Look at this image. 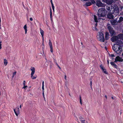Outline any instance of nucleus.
<instances>
[{"instance_id":"473e14b6","label":"nucleus","mask_w":123,"mask_h":123,"mask_svg":"<svg viewBox=\"0 0 123 123\" xmlns=\"http://www.w3.org/2000/svg\"><path fill=\"white\" fill-rule=\"evenodd\" d=\"M50 51L52 52L53 53V47H50Z\"/></svg>"},{"instance_id":"a19ab883","label":"nucleus","mask_w":123,"mask_h":123,"mask_svg":"<svg viewBox=\"0 0 123 123\" xmlns=\"http://www.w3.org/2000/svg\"><path fill=\"white\" fill-rule=\"evenodd\" d=\"M42 92H44V86H42Z\"/></svg>"},{"instance_id":"13d9d810","label":"nucleus","mask_w":123,"mask_h":123,"mask_svg":"<svg viewBox=\"0 0 123 123\" xmlns=\"http://www.w3.org/2000/svg\"><path fill=\"white\" fill-rule=\"evenodd\" d=\"M122 55L123 56V53H122Z\"/></svg>"},{"instance_id":"052dcab7","label":"nucleus","mask_w":123,"mask_h":123,"mask_svg":"<svg viewBox=\"0 0 123 123\" xmlns=\"http://www.w3.org/2000/svg\"><path fill=\"white\" fill-rule=\"evenodd\" d=\"M123 1V0H122Z\"/></svg>"},{"instance_id":"5701e85b","label":"nucleus","mask_w":123,"mask_h":123,"mask_svg":"<svg viewBox=\"0 0 123 123\" xmlns=\"http://www.w3.org/2000/svg\"><path fill=\"white\" fill-rule=\"evenodd\" d=\"M8 62L7 60L6 59H4V63L5 66H6Z\"/></svg>"},{"instance_id":"9b49d317","label":"nucleus","mask_w":123,"mask_h":123,"mask_svg":"<svg viewBox=\"0 0 123 123\" xmlns=\"http://www.w3.org/2000/svg\"><path fill=\"white\" fill-rule=\"evenodd\" d=\"M14 111L17 116L19 114V110L18 107L14 109Z\"/></svg>"},{"instance_id":"a211bd4d","label":"nucleus","mask_w":123,"mask_h":123,"mask_svg":"<svg viewBox=\"0 0 123 123\" xmlns=\"http://www.w3.org/2000/svg\"><path fill=\"white\" fill-rule=\"evenodd\" d=\"M91 5L92 3L89 1L87 2L85 4L87 6H90Z\"/></svg>"},{"instance_id":"0eeeda50","label":"nucleus","mask_w":123,"mask_h":123,"mask_svg":"<svg viewBox=\"0 0 123 123\" xmlns=\"http://www.w3.org/2000/svg\"><path fill=\"white\" fill-rule=\"evenodd\" d=\"M107 18L108 19H113L114 18V15H113L112 12H109L107 14Z\"/></svg>"},{"instance_id":"412c9836","label":"nucleus","mask_w":123,"mask_h":123,"mask_svg":"<svg viewBox=\"0 0 123 123\" xmlns=\"http://www.w3.org/2000/svg\"><path fill=\"white\" fill-rule=\"evenodd\" d=\"M94 20L95 22L96 23L98 22V19L97 16L95 15H94Z\"/></svg>"},{"instance_id":"f257e3e1","label":"nucleus","mask_w":123,"mask_h":123,"mask_svg":"<svg viewBox=\"0 0 123 123\" xmlns=\"http://www.w3.org/2000/svg\"><path fill=\"white\" fill-rule=\"evenodd\" d=\"M123 45L122 41H118L116 43L113 44L112 47L113 50L118 54L120 55L122 52V46Z\"/></svg>"},{"instance_id":"09e8293b","label":"nucleus","mask_w":123,"mask_h":123,"mask_svg":"<svg viewBox=\"0 0 123 123\" xmlns=\"http://www.w3.org/2000/svg\"><path fill=\"white\" fill-rule=\"evenodd\" d=\"M113 25H116L117 24H112Z\"/></svg>"},{"instance_id":"c756f323","label":"nucleus","mask_w":123,"mask_h":123,"mask_svg":"<svg viewBox=\"0 0 123 123\" xmlns=\"http://www.w3.org/2000/svg\"><path fill=\"white\" fill-rule=\"evenodd\" d=\"M109 56L110 57H111V58L114 57L115 56V55L114 54H109Z\"/></svg>"},{"instance_id":"6ab92c4d","label":"nucleus","mask_w":123,"mask_h":123,"mask_svg":"<svg viewBox=\"0 0 123 123\" xmlns=\"http://www.w3.org/2000/svg\"><path fill=\"white\" fill-rule=\"evenodd\" d=\"M118 23H120L123 21V17H120L119 20H118Z\"/></svg>"},{"instance_id":"7ed1b4c3","label":"nucleus","mask_w":123,"mask_h":123,"mask_svg":"<svg viewBox=\"0 0 123 123\" xmlns=\"http://www.w3.org/2000/svg\"><path fill=\"white\" fill-rule=\"evenodd\" d=\"M97 38L99 41L102 42H104L105 39L104 36V34L101 32H99L97 36Z\"/></svg>"},{"instance_id":"37998d69","label":"nucleus","mask_w":123,"mask_h":123,"mask_svg":"<svg viewBox=\"0 0 123 123\" xmlns=\"http://www.w3.org/2000/svg\"><path fill=\"white\" fill-rule=\"evenodd\" d=\"M90 86H91L92 87V81H90Z\"/></svg>"},{"instance_id":"3c124183","label":"nucleus","mask_w":123,"mask_h":123,"mask_svg":"<svg viewBox=\"0 0 123 123\" xmlns=\"http://www.w3.org/2000/svg\"><path fill=\"white\" fill-rule=\"evenodd\" d=\"M66 75H65V79H66Z\"/></svg>"},{"instance_id":"de8ad7c7","label":"nucleus","mask_w":123,"mask_h":123,"mask_svg":"<svg viewBox=\"0 0 123 123\" xmlns=\"http://www.w3.org/2000/svg\"><path fill=\"white\" fill-rule=\"evenodd\" d=\"M107 63H108V65H109V60H107Z\"/></svg>"},{"instance_id":"ea45409f","label":"nucleus","mask_w":123,"mask_h":123,"mask_svg":"<svg viewBox=\"0 0 123 123\" xmlns=\"http://www.w3.org/2000/svg\"><path fill=\"white\" fill-rule=\"evenodd\" d=\"M16 74V72H14L13 74V76L12 77H13Z\"/></svg>"},{"instance_id":"aec40b11","label":"nucleus","mask_w":123,"mask_h":123,"mask_svg":"<svg viewBox=\"0 0 123 123\" xmlns=\"http://www.w3.org/2000/svg\"><path fill=\"white\" fill-rule=\"evenodd\" d=\"M40 33L41 35L42 36L43 39V34H44V31H43L41 28H40Z\"/></svg>"},{"instance_id":"f3484780","label":"nucleus","mask_w":123,"mask_h":123,"mask_svg":"<svg viewBox=\"0 0 123 123\" xmlns=\"http://www.w3.org/2000/svg\"><path fill=\"white\" fill-rule=\"evenodd\" d=\"M34 74H31V77L33 79H35L37 77V76L36 75H35L33 76Z\"/></svg>"},{"instance_id":"7c9ffc66","label":"nucleus","mask_w":123,"mask_h":123,"mask_svg":"<svg viewBox=\"0 0 123 123\" xmlns=\"http://www.w3.org/2000/svg\"><path fill=\"white\" fill-rule=\"evenodd\" d=\"M28 87V86H24L22 87L23 89H24L25 90H26V88Z\"/></svg>"},{"instance_id":"4468645a","label":"nucleus","mask_w":123,"mask_h":123,"mask_svg":"<svg viewBox=\"0 0 123 123\" xmlns=\"http://www.w3.org/2000/svg\"><path fill=\"white\" fill-rule=\"evenodd\" d=\"M30 69L31 71V74H34L35 72V68L34 67H31Z\"/></svg>"},{"instance_id":"f8f14e48","label":"nucleus","mask_w":123,"mask_h":123,"mask_svg":"<svg viewBox=\"0 0 123 123\" xmlns=\"http://www.w3.org/2000/svg\"><path fill=\"white\" fill-rule=\"evenodd\" d=\"M96 5L98 7H101L103 6V4L100 0H97L96 1Z\"/></svg>"},{"instance_id":"e433bc0d","label":"nucleus","mask_w":123,"mask_h":123,"mask_svg":"<svg viewBox=\"0 0 123 123\" xmlns=\"http://www.w3.org/2000/svg\"><path fill=\"white\" fill-rule=\"evenodd\" d=\"M100 67L101 69L102 70H103L104 69V68L103 67L102 65H101L100 66Z\"/></svg>"},{"instance_id":"8fccbe9b","label":"nucleus","mask_w":123,"mask_h":123,"mask_svg":"<svg viewBox=\"0 0 123 123\" xmlns=\"http://www.w3.org/2000/svg\"><path fill=\"white\" fill-rule=\"evenodd\" d=\"M105 98L106 99H107V96H106V95H105Z\"/></svg>"},{"instance_id":"603ef678","label":"nucleus","mask_w":123,"mask_h":123,"mask_svg":"<svg viewBox=\"0 0 123 123\" xmlns=\"http://www.w3.org/2000/svg\"><path fill=\"white\" fill-rule=\"evenodd\" d=\"M83 0L84 1H87L89 0Z\"/></svg>"},{"instance_id":"2f4dec72","label":"nucleus","mask_w":123,"mask_h":123,"mask_svg":"<svg viewBox=\"0 0 123 123\" xmlns=\"http://www.w3.org/2000/svg\"><path fill=\"white\" fill-rule=\"evenodd\" d=\"M105 36H109V33L108 32H105Z\"/></svg>"},{"instance_id":"c9c22d12","label":"nucleus","mask_w":123,"mask_h":123,"mask_svg":"<svg viewBox=\"0 0 123 123\" xmlns=\"http://www.w3.org/2000/svg\"><path fill=\"white\" fill-rule=\"evenodd\" d=\"M80 120L82 123H85V121L84 120H83L82 119H80Z\"/></svg>"},{"instance_id":"9d476101","label":"nucleus","mask_w":123,"mask_h":123,"mask_svg":"<svg viewBox=\"0 0 123 123\" xmlns=\"http://www.w3.org/2000/svg\"><path fill=\"white\" fill-rule=\"evenodd\" d=\"M102 0L103 2L109 5L111 4L113 1V0Z\"/></svg>"},{"instance_id":"a878e982","label":"nucleus","mask_w":123,"mask_h":123,"mask_svg":"<svg viewBox=\"0 0 123 123\" xmlns=\"http://www.w3.org/2000/svg\"><path fill=\"white\" fill-rule=\"evenodd\" d=\"M90 0L91 2L93 4H94L96 3L95 2L94 0Z\"/></svg>"},{"instance_id":"393cba45","label":"nucleus","mask_w":123,"mask_h":123,"mask_svg":"<svg viewBox=\"0 0 123 123\" xmlns=\"http://www.w3.org/2000/svg\"><path fill=\"white\" fill-rule=\"evenodd\" d=\"M50 18L51 19V18H52V10H51V8H50Z\"/></svg>"},{"instance_id":"79ce46f5","label":"nucleus","mask_w":123,"mask_h":123,"mask_svg":"<svg viewBox=\"0 0 123 123\" xmlns=\"http://www.w3.org/2000/svg\"><path fill=\"white\" fill-rule=\"evenodd\" d=\"M43 98H44V99H45V98L44 97V92H43Z\"/></svg>"},{"instance_id":"5fc2aeb1","label":"nucleus","mask_w":123,"mask_h":123,"mask_svg":"<svg viewBox=\"0 0 123 123\" xmlns=\"http://www.w3.org/2000/svg\"><path fill=\"white\" fill-rule=\"evenodd\" d=\"M111 98H112V99H114L113 98V97H111Z\"/></svg>"},{"instance_id":"c03bdc74","label":"nucleus","mask_w":123,"mask_h":123,"mask_svg":"<svg viewBox=\"0 0 123 123\" xmlns=\"http://www.w3.org/2000/svg\"><path fill=\"white\" fill-rule=\"evenodd\" d=\"M33 18H30V20L31 21H32L33 20Z\"/></svg>"},{"instance_id":"20e7f679","label":"nucleus","mask_w":123,"mask_h":123,"mask_svg":"<svg viewBox=\"0 0 123 123\" xmlns=\"http://www.w3.org/2000/svg\"><path fill=\"white\" fill-rule=\"evenodd\" d=\"M107 28L109 30L110 34L111 36L115 35H116V32L115 31L113 30V28L109 25V24L107 25Z\"/></svg>"},{"instance_id":"bf43d9fd","label":"nucleus","mask_w":123,"mask_h":123,"mask_svg":"<svg viewBox=\"0 0 123 123\" xmlns=\"http://www.w3.org/2000/svg\"><path fill=\"white\" fill-rule=\"evenodd\" d=\"M59 67V68H60V67H59V66H58Z\"/></svg>"},{"instance_id":"6e6d98bb","label":"nucleus","mask_w":123,"mask_h":123,"mask_svg":"<svg viewBox=\"0 0 123 123\" xmlns=\"http://www.w3.org/2000/svg\"><path fill=\"white\" fill-rule=\"evenodd\" d=\"M21 105H20L19 106L20 108H21Z\"/></svg>"},{"instance_id":"dca6fc26","label":"nucleus","mask_w":123,"mask_h":123,"mask_svg":"<svg viewBox=\"0 0 123 123\" xmlns=\"http://www.w3.org/2000/svg\"><path fill=\"white\" fill-rule=\"evenodd\" d=\"M111 64L116 68H117V65L114 62H110Z\"/></svg>"},{"instance_id":"4c0bfd02","label":"nucleus","mask_w":123,"mask_h":123,"mask_svg":"<svg viewBox=\"0 0 123 123\" xmlns=\"http://www.w3.org/2000/svg\"><path fill=\"white\" fill-rule=\"evenodd\" d=\"M25 80H24L23 81V85L24 86H25Z\"/></svg>"},{"instance_id":"f704fd0d","label":"nucleus","mask_w":123,"mask_h":123,"mask_svg":"<svg viewBox=\"0 0 123 123\" xmlns=\"http://www.w3.org/2000/svg\"><path fill=\"white\" fill-rule=\"evenodd\" d=\"M109 36H105V39L106 40H108V39H109Z\"/></svg>"},{"instance_id":"49530a36","label":"nucleus","mask_w":123,"mask_h":123,"mask_svg":"<svg viewBox=\"0 0 123 123\" xmlns=\"http://www.w3.org/2000/svg\"><path fill=\"white\" fill-rule=\"evenodd\" d=\"M50 2H51V4H53V2H52V0H50Z\"/></svg>"},{"instance_id":"b1692460","label":"nucleus","mask_w":123,"mask_h":123,"mask_svg":"<svg viewBox=\"0 0 123 123\" xmlns=\"http://www.w3.org/2000/svg\"><path fill=\"white\" fill-rule=\"evenodd\" d=\"M49 44L50 46V48L52 47V43L50 40H49Z\"/></svg>"},{"instance_id":"f03ea898","label":"nucleus","mask_w":123,"mask_h":123,"mask_svg":"<svg viewBox=\"0 0 123 123\" xmlns=\"http://www.w3.org/2000/svg\"><path fill=\"white\" fill-rule=\"evenodd\" d=\"M107 12L105 8H102L99 9L98 11V15L99 17H104L106 15Z\"/></svg>"},{"instance_id":"423d86ee","label":"nucleus","mask_w":123,"mask_h":123,"mask_svg":"<svg viewBox=\"0 0 123 123\" xmlns=\"http://www.w3.org/2000/svg\"><path fill=\"white\" fill-rule=\"evenodd\" d=\"M118 38L117 36H114L112 37L111 39V41L112 42H117H117L118 41H119L118 40Z\"/></svg>"},{"instance_id":"ddd939ff","label":"nucleus","mask_w":123,"mask_h":123,"mask_svg":"<svg viewBox=\"0 0 123 123\" xmlns=\"http://www.w3.org/2000/svg\"><path fill=\"white\" fill-rule=\"evenodd\" d=\"M118 39H120L121 40H123V34H120L117 35Z\"/></svg>"},{"instance_id":"4d7b16f0","label":"nucleus","mask_w":123,"mask_h":123,"mask_svg":"<svg viewBox=\"0 0 123 123\" xmlns=\"http://www.w3.org/2000/svg\"><path fill=\"white\" fill-rule=\"evenodd\" d=\"M113 59H114V58H113V57H112V60H113Z\"/></svg>"},{"instance_id":"72a5a7b5","label":"nucleus","mask_w":123,"mask_h":123,"mask_svg":"<svg viewBox=\"0 0 123 123\" xmlns=\"http://www.w3.org/2000/svg\"><path fill=\"white\" fill-rule=\"evenodd\" d=\"M80 103L82 105V100L81 98V96H80Z\"/></svg>"},{"instance_id":"bb28decb","label":"nucleus","mask_w":123,"mask_h":123,"mask_svg":"<svg viewBox=\"0 0 123 123\" xmlns=\"http://www.w3.org/2000/svg\"><path fill=\"white\" fill-rule=\"evenodd\" d=\"M106 9L110 12H111V10L110 9V7L109 6L107 7H106Z\"/></svg>"},{"instance_id":"864d4df0","label":"nucleus","mask_w":123,"mask_h":123,"mask_svg":"<svg viewBox=\"0 0 123 123\" xmlns=\"http://www.w3.org/2000/svg\"><path fill=\"white\" fill-rule=\"evenodd\" d=\"M1 24H0V29H1Z\"/></svg>"},{"instance_id":"6e6552de","label":"nucleus","mask_w":123,"mask_h":123,"mask_svg":"<svg viewBox=\"0 0 123 123\" xmlns=\"http://www.w3.org/2000/svg\"><path fill=\"white\" fill-rule=\"evenodd\" d=\"M123 61V59H122V58H121L119 56H117L116 57L115 61L114 62H122Z\"/></svg>"},{"instance_id":"c85d7f7f","label":"nucleus","mask_w":123,"mask_h":123,"mask_svg":"<svg viewBox=\"0 0 123 123\" xmlns=\"http://www.w3.org/2000/svg\"><path fill=\"white\" fill-rule=\"evenodd\" d=\"M104 73L106 74H107L108 72L106 71V70L105 69H104L103 70Z\"/></svg>"},{"instance_id":"a18cd8bd","label":"nucleus","mask_w":123,"mask_h":123,"mask_svg":"<svg viewBox=\"0 0 123 123\" xmlns=\"http://www.w3.org/2000/svg\"><path fill=\"white\" fill-rule=\"evenodd\" d=\"M44 81H43L42 82V86H44Z\"/></svg>"},{"instance_id":"cd10ccee","label":"nucleus","mask_w":123,"mask_h":123,"mask_svg":"<svg viewBox=\"0 0 123 123\" xmlns=\"http://www.w3.org/2000/svg\"><path fill=\"white\" fill-rule=\"evenodd\" d=\"M52 5V9H53V11L54 12V9H55V7L54 5L53 4H51Z\"/></svg>"},{"instance_id":"58836bf2","label":"nucleus","mask_w":123,"mask_h":123,"mask_svg":"<svg viewBox=\"0 0 123 123\" xmlns=\"http://www.w3.org/2000/svg\"><path fill=\"white\" fill-rule=\"evenodd\" d=\"M1 43H2L0 41V49L2 48V47H1L2 45L1 44Z\"/></svg>"},{"instance_id":"39448f33","label":"nucleus","mask_w":123,"mask_h":123,"mask_svg":"<svg viewBox=\"0 0 123 123\" xmlns=\"http://www.w3.org/2000/svg\"><path fill=\"white\" fill-rule=\"evenodd\" d=\"M113 15L116 17L119 14V9L118 8H115L114 9L112 12Z\"/></svg>"},{"instance_id":"2eb2a0df","label":"nucleus","mask_w":123,"mask_h":123,"mask_svg":"<svg viewBox=\"0 0 123 123\" xmlns=\"http://www.w3.org/2000/svg\"><path fill=\"white\" fill-rule=\"evenodd\" d=\"M118 18H116L115 19L112 20L111 21V23H117L118 22L117 20Z\"/></svg>"},{"instance_id":"1a4fd4ad","label":"nucleus","mask_w":123,"mask_h":123,"mask_svg":"<svg viewBox=\"0 0 123 123\" xmlns=\"http://www.w3.org/2000/svg\"><path fill=\"white\" fill-rule=\"evenodd\" d=\"M92 29L94 31H98L97 29V24H92Z\"/></svg>"},{"instance_id":"4be33fe9","label":"nucleus","mask_w":123,"mask_h":123,"mask_svg":"<svg viewBox=\"0 0 123 123\" xmlns=\"http://www.w3.org/2000/svg\"><path fill=\"white\" fill-rule=\"evenodd\" d=\"M27 27L26 25H25L24 27V28L25 31V34H26L27 32Z\"/></svg>"}]
</instances>
